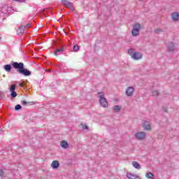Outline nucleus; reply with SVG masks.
<instances>
[{
  "instance_id": "1",
  "label": "nucleus",
  "mask_w": 179,
  "mask_h": 179,
  "mask_svg": "<svg viewBox=\"0 0 179 179\" xmlns=\"http://www.w3.org/2000/svg\"><path fill=\"white\" fill-rule=\"evenodd\" d=\"M12 68L15 69L17 73L23 75V76H30L31 75V71L24 68V64L23 62L12 61L10 64H6L3 66V69L6 72H10V71H12Z\"/></svg>"
},
{
  "instance_id": "2",
  "label": "nucleus",
  "mask_w": 179,
  "mask_h": 179,
  "mask_svg": "<svg viewBox=\"0 0 179 179\" xmlns=\"http://www.w3.org/2000/svg\"><path fill=\"white\" fill-rule=\"evenodd\" d=\"M99 99V103L101 106V107H103V108H107L108 107V101H107V99H106V95L103 92H99L97 93Z\"/></svg>"
},
{
  "instance_id": "3",
  "label": "nucleus",
  "mask_w": 179,
  "mask_h": 179,
  "mask_svg": "<svg viewBox=\"0 0 179 179\" xmlns=\"http://www.w3.org/2000/svg\"><path fill=\"white\" fill-rule=\"evenodd\" d=\"M128 54L132 59H134V61H139V59H142V57H143L142 53L139 52H134V49L132 48L128 50Z\"/></svg>"
},
{
  "instance_id": "4",
  "label": "nucleus",
  "mask_w": 179,
  "mask_h": 179,
  "mask_svg": "<svg viewBox=\"0 0 179 179\" xmlns=\"http://www.w3.org/2000/svg\"><path fill=\"white\" fill-rule=\"evenodd\" d=\"M141 29H142V25L139 23H135L133 25V29L131 30V34L133 37L139 36V31H141Z\"/></svg>"
},
{
  "instance_id": "5",
  "label": "nucleus",
  "mask_w": 179,
  "mask_h": 179,
  "mask_svg": "<svg viewBox=\"0 0 179 179\" xmlns=\"http://www.w3.org/2000/svg\"><path fill=\"white\" fill-rule=\"evenodd\" d=\"M134 136L137 141H143L146 138V133L145 131H138L134 134Z\"/></svg>"
},
{
  "instance_id": "6",
  "label": "nucleus",
  "mask_w": 179,
  "mask_h": 179,
  "mask_svg": "<svg viewBox=\"0 0 179 179\" xmlns=\"http://www.w3.org/2000/svg\"><path fill=\"white\" fill-rule=\"evenodd\" d=\"M143 128L145 130V131H150L152 129V127L150 126V124L149 123V122L148 121H145L143 123Z\"/></svg>"
},
{
  "instance_id": "7",
  "label": "nucleus",
  "mask_w": 179,
  "mask_h": 179,
  "mask_svg": "<svg viewBox=\"0 0 179 179\" xmlns=\"http://www.w3.org/2000/svg\"><path fill=\"white\" fill-rule=\"evenodd\" d=\"M134 87H129L127 90H126V94L127 96H128L129 97H131V96H132V94H134Z\"/></svg>"
},
{
  "instance_id": "8",
  "label": "nucleus",
  "mask_w": 179,
  "mask_h": 179,
  "mask_svg": "<svg viewBox=\"0 0 179 179\" xmlns=\"http://www.w3.org/2000/svg\"><path fill=\"white\" fill-rule=\"evenodd\" d=\"M171 18L174 22H178L179 20V13L178 12H174L171 15Z\"/></svg>"
},
{
  "instance_id": "9",
  "label": "nucleus",
  "mask_w": 179,
  "mask_h": 179,
  "mask_svg": "<svg viewBox=\"0 0 179 179\" xmlns=\"http://www.w3.org/2000/svg\"><path fill=\"white\" fill-rule=\"evenodd\" d=\"M52 169H57L59 167V162L55 160L51 164Z\"/></svg>"
},
{
  "instance_id": "10",
  "label": "nucleus",
  "mask_w": 179,
  "mask_h": 179,
  "mask_svg": "<svg viewBox=\"0 0 179 179\" xmlns=\"http://www.w3.org/2000/svg\"><path fill=\"white\" fill-rule=\"evenodd\" d=\"M60 145L63 149H68V148H69V144L68 142H66V141H62Z\"/></svg>"
},
{
  "instance_id": "11",
  "label": "nucleus",
  "mask_w": 179,
  "mask_h": 179,
  "mask_svg": "<svg viewBox=\"0 0 179 179\" xmlns=\"http://www.w3.org/2000/svg\"><path fill=\"white\" fill-rule=\"evenodd\" d=\"M24 29H26L25 26H21L20 27V28L17 30V33L19 35H22L23 34V33H24Z\"/></svg>"
},
{
  "instance_id": "12",
  "label": "nucleus",
  "mask_w": 179,
  "mask_h": 179,
  "mask_svg": "<svg viewBox=\"0 0 179 179\" xmlns=\"http://www.w3.org/2000/svg\"><path fill=\"white\" fill-rule=\"evenodd\" d=\"M132 164H133V167H134V169H136L137 170H141V164L138 162H133Z\"/></svg>"
},
{
  "instance_id": "13",
  "label": "nucleus",
  "mask_w": 179,
  "mask_h": 179,
  "mask_svg": "<svg viewBox=\"0 0 179 179\" xmlns=\"http://www.w3.org/2000/svg\"><path fill=\"white\" fill-rule=\"evenodd\" d=\"M167 48H168V51H174V50H176V46L173 43H170Z\"/></svg>"
},
{
  "instance_id": "14",
  "label": "nucleus",
  "mask_w": 179,
  "mask_h": 179,
  "mask_svg": "<svg viewBox=\"0 0 179 179\" xmlns=\"http://www.w3.org/2000/svg\"><path fill=\"white\" fill-rule=\"evenodd\" d=\"M21 103H22V106H33V104H34V101L27 102L24 100L21 101Z\"/></svg>"
},
{
  "instance_id": "15",
  "label": "nucleus",
  "mask_w": 179,
  "mask_h": 179,
  "mask_svg": "<svg viewBox=\"0 0 179 179\" xmlns=\"http://www.w3.org/2000/svg\"><path fill=\"white\" fill-rule=\"evenodd\" d=\"M113 111H115V113H120V111H121V106H113Z\"/></svg>"
},
{
  "instance_id": "16",
  "label": "nucleus",
  "mask_w": 179,
  "mask_h": 179,
  "mask_svg": "<svg viewBox=\"0 0 179 179\" xmlns=\"http://www.w3.org/2000/svg\"><path fill=\"white\" fill-rule=\"evenodd\" d=\"M145 177L149 179H155V175L151 172L147 173Z\"/></svg>"
},
{
  "instance_id": "17",
  "label": "nucleus",
  "mask_w": 179,
  "mask_h": 179,
  "mask_svg": "<svg viewBox=\"0 0 179 179\" xmlns=\"http://www.w3.org/2000/svg\"><path fill=\"white\" fill-rule=\"evenodd\" d=\"M59 52H64V48H62L60 49H57L55 52V55H59Z\"/></svg>"
},
{
  "instance_id": "18",
  "label": "nucleus",
  "mask_w": 179,
  "mask_h": 179,
  "mask_svg": "<svg viewBox=\"0 0 179 179\" xmlns=\"http://www.w3.org/2000/svg\"><path fill=\"white\" fill-rule=\"evenodd\" d=\"M15 90H16V85L13 84V85H11L10 86L9 91H10V92H15Z\"/></svg>"
},
{
  "instance_id": "19",
  "label": "nucleus",
  "mask_w": 179,
  "mask_h": 179,
  "mask_svg": "<svg viewBox=\"0 0 179 179\" xmlns=\"http://www.w3.org/2000/svg\"><path fill=\"white\" fill-rule=\"evenodd\" d=\"M10 96L12 97V99H15V97H17V93L16 92V91L11 92Z\"/></svg>"
},
{
  "instance_id": "20",
  "label": "nucleus",
  "mask_w": 179,
  "mask_h": 179,
  "mask_svg": "<svg viewBox=\"0 0 179 179\" xmlns=\"http://www.w3.org/2000/svg\"><path fill=\"white\" fill-rule=\"evenodd\" d=\"M73 51H74V52H78V51H79V45L77 44L75 45L73 48Z\"/></svg>"
},
{
  "instance_id": "21",
  "label": "nucleus",
  "mask_w": 179,
  "mask_h": 179,
  "mask_svg": "<svg viewBox=\"0 0 179 179\" xmlns=\"http://www.w3.org/2000/svg\"><path fill=\"white\" fill-rule=\"evenodd\" d=\"M69 3V1L62 0V5H63V6H66V5H68Z\"/></svg>"
},
{
  "instance_id": "22",
  "label": "nucleus",
  "mask_w": 179,
  "mask_h": 179,
  "mask_svg": "<svg viewBox=\"0 0 179 179\" xmlns=\"http://www.w3.org/2000/svg\"><path fill=\"white\" fill-rule=\"evenodd\" d=\"M15 111H19L20 110H22V105L17 104L15 106Z\"/></svg>"
},
{
  "instance_id": "23",
  "label": "nucleus",
  "mask_w": 179,
  "mask_h": 179,
  "mask_svg": "<svg viewBox=\"0 0 179 179\" xmlns=\"http://www.w3.org/2000/svg\"><path fill=\"white\" fill-rule=\"evenodd\" d=\"M18 85L19 86H20V87H24L27 86L26 82L24 81H22V83H19Z\"/></svg>"
},
{
  "instance_id": "24",
  "label": "nucleus",
  "mask_w": 179,
  "mask_h": 179,
  "mask_svg": "<svg viewBox=\"0 0 179 179\" xmlns=\"http://www.w3.org/2000/svg\"><path fill=\"white\" fill-rule=\"evenodd\" d=\"M152 96H159V91H157V90H154V91H152Z\"/></svg>"
},
{
  "instance_id": "25",
  "label": "nucleus",
  "mask_w": 179,
  "mask_h": 179,
  "mask_svg": "<svg viewBox=\"0 0 179 179\" xmlns=\"http://www.w3.org/2000/svg\"><path fill=\"white\" fill-rule=\"evenodd\" d=\"M5 97V92L0 91V99H3Z\"/></svg>"
},
{
  "instance_id": "26",
  "label": "nucleus",
  "mask_w": 179,
  "mask_h": 179,
  "mask_svg": "<svg viewBox=\"0 0 179 179\" xmlns=\"http://www.w3.org/2000/svg\"><path fill=\"white\" fill-rule=\"evenodd\" d=\"M162 31H163L161 29H155V33H156L157 34H159V33H162Z\"/></svg>"
},
{
  "instance_id": "27",
  "label": "nucleus",
  "mask_w": 179,
  "mask_h": 179,
  "mask_svg": "<svg viewBox=\"0 0 179 179\" xmlns=\"http://www.w3.org/2000/svg\"><path fill=\"white\" fill-rule=\"evenodd\" d=\"M4 174H5V172H3V170L0 169V178H2Z\"/></svg>"
},
{
  "instance_id": "28",
  "label": "nucleus",
  "mask_w": 179,
  "mask_h": 179,
  "mask_svg": "<svg viewBox=\"0 0 179 179\" xmlns=\"http://www.w3.org/2000/svg\"><path fill=\"white\" fill-rule=\"evenodd\" d=\"M66 6L67 8H72V3H71V1H69V3H67V5H66Z\"/></svg>"
},
{
  "instance_id": "29",
  "label": "nucleus",
  "mask_w": 179,
  "mask_h": 179,
  "mask_svg": "<svg viewBox=\"0 0 179 179\" xmlns=\"http://www.w3.org/2000/svg\"><path fill=\"white\" fill-rule=\"evenodd\" d=\"M162 110H164V113H169L167 108H165L164 106L162 107Z\"/></svg>"
},
{
  "instance_id": "30",
  "label": "nucleus",
  "mask_w": 179,
  "mask_h": 179,
  "mask_svg": "<svg viewBox=\"0 0 179 179\" xmlns=\"http://www.w3.org/2000/svg\"><path fill=\"white\" fill-rule=\"evenodd\" d=\"M13 1H15V2H26V0H13Z\"/></svg>"
},
{
  "instance_id": "31",
  "label": "nucleus",
  "mask_w": 179,
  "mask_h": 179,
  "mask_svg": "<svg viewBox=\"0 0 179 179\" xmlns=\"http://www.w3.org/2000/svg\"><path fill=\"white\" fill-rule=\"evenodd\" d=\"M83 129H89V127L87 125L83 126Z\"/></svg>"
},
{
  "instance_id": "32",
  "label": "nucleus",
  "mask_w": 179,
  "mask_h": 179,
  "mask_svg": "<svg viewBox=\"0 0 179 179\" xmlns=\"http://www.w3.org/2000/svg\"><path fill=\"white\" fill-rule=\"evenodd\" d=\"M56 45H59L61 44V41H59L57 43L55 42Z\"/></svg>"
},
{
  "instance_id": "33",
  "label": "nucleus",
  "mask_w": 179,
  "mask_h": 179,
  "mask_svg": "<svg viewBox=\"0 0 179 179\" xmlns=\"http://www.w3.org/2000/svg\"><path fill=\"white\" fill-rule=\"evenodd\" d=\"M71 10H72V12H73L75 10V8H73V6H71V7H70Z\"/></svg>"
},
{
  "instance_id": "34",
  "label": "nucleus",
  "mask_w": 179,
  "mask_h": 179,
  "mask_svg": "<svg viewBox=\"0 0 179 179\" xmlns=\"http://www.w3.org/2000/svg\"><path fill=\"white\" fill-rule=\"evenodd\" d=\"M46 72H51V70L50 69H48V70H46Z\"/></svg>"
},
{
  "instance_id": "35",
  "label": "nucleus",
  "mask_w": 179,
  "mask_h": 179,
  "mask_svg": "<svg viewBox=\"0 0 179 179\" xmlns=\"http://www.w3.org/2000/svg\"><path fill=\"white\" fill-rule=\"evenodd\" d=\"M29 26H30V24H27L26 28L29 27Z\"/></svg>"
},
{
  "instance_id": "36",
  "label": "nucleus",
  "mask_w": 179,
  "mask_h": 179,
  "mask_svg": "<svg viewBox=\"0 0 179 179\" xmlns=\"http://www.w3.org/2000/svg\"><path fill=\"white\" fill-rule=\"evenodd\" d=\"M68 31H69L71 29L69 28L67 29Z\"/></svg>"
},
{
  "instance_id": "37",
  "label": "nucleus",
  "mask_w": 179,
  "mask_h": 179,
  "mask_svg": "<svg viewBox=\"0 0 179 179\" xmlns=\"http://www.w3.org/2000/svg\"><path fill=\"white\" fill-rule=\"evenodd\" d=\"M65 34H68V33H67L66 31H65Z\"/></svg>"
},
{
  "instance_id": "38",
  "label": "nucleus",
  "mask_w": 179,
  "mask_h": 179,
  "mask_svg": "<svg viewBox=\"0 0 179 179\" xmlns=\"http://www.w3.org/2000/svg\"><path fill=\"white\" fill-rule=\"evenodd\" d=\"M7 97H9V95H8Z\"/></svg>"
},
{
  "instance_id": "39",
  "label": "nucleus",
  "mask_w": 179,
  "mask_h": 179,
  "mask_svg": "<svg viewBox=\"0 0 179 179\" xmlns=\"http://www.w3.org/2000/svg\"><path fill=\"white\" fill-rule=\"evenodd\" d=\"M1 39V36H0V40Z\"/></svg>"
},
{
  "instance_id": "40",
  "label": "nucleus",
  "mask_w": 179,
  "mask_h": 179,
  "mask_svg": "<svg viewBox=\"0 0 179 179\" xmlns=\"http://www.w3.org/2000/svg\"><path fill=\"white\" fill-rule=\"evenodd\" d=\"M139 1H143V0H139Z\"/></svg>"
}]
</instances>
